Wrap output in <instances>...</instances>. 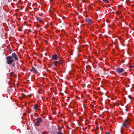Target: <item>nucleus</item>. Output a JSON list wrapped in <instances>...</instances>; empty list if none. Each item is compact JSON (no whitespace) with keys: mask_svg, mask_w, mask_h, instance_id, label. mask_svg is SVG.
I'll list each match as a JSON object with an SVG mask.
<instances>
[{"mask_svg":"<svg viewBox=\"0 0 134 134\" xmlns=\"http://www.w3.org/2000/svg\"><path fill=\"white\" fill-rule=\"evenodd\" d=\"M107 74H108V73H107V72H105L103 73V74L104 75H105Z\"/></svg>","mask_w":134,"mask_h":134,"instance_id":"20","label":"nucleus"},{"mask_svg":"<svg viewBox=\"0 0 134 134\" xmlns=\"http://www.w3.org/2000/svg\"><path fill=\"white\" fill-rule=\"evenodd\" d=\"M22 96L24 97H25V96H26V95H25V94H22Z\"/></svg>","mask_w":134,"mask_h":134,"instance_id":"22","label":"nucleus"},{"mask_svg":"<svg viewBox=\"0 0 134 134\" xmlns=\"http://www.w3.org/2000/svg\"><path fill=\"white\" fill-rule=\"evenodd\" d=\"M14 73V72H12L10 73V75H12Z\"/></svg>","mask_w":134,"mask_h":134,"instance_id":"18","label":"nucleus"},{"mask_svg":"<svg viewBox=\"0 0 134 134\" xmlns=\"http://www.w3.org/2000/svg\"><path fill=\"white\" fill-rule=\"evenodd\" d=\"M58 61H55L54 62H55V66H57L58 65V64L62 65L63 63V62L62 60H60L59 58H58Z\"/></svg>","mask_w":134,"mask_h":134,"instance_id":"4","label":"nucleus"},{"mask_svg":"<svg viewBox=\"0 0 134 134\" xmlns=\"http://www.w3.org/2000/svg\"><path fill=\"white\" fill-rule=\"evenodd\" d=\"M104 2L106 3H108V0H102Z\"/></svg>","mask_w":134,"mask_h":134,"instance_id":"16","label":"nucleus"},{"mask_svg":"<svg viewBox=\"0 0 134 134\" xmlns=\"http://www.w3.org/2000/svg\"><path fill=\"white\" fill-rule=\"evenodd\" d=\"M121 133L122 134V133L124 131V129L122 127H121Z\"/></svg>","mask_w":134,"mask_h":134,"instance_id":"14","label":"nucleus"},{"mask_svg":"<svg viewBox=\"0 0 134 134\" xmlns=\"http://www.w3.org/2000/svg\"><path fill=\"white\" fill-rule=\"evenodd\" d=\"M86 21L89 24L91 23L92 22L91 19L89 18L86 19Z\"/></svg>","mask_w":134,"mask_h":134,"instance_id":"7","label":"nucleus"},{"mask_svg":"<svg viewBox=\"0 0 134 134\" xmlns=\"http://www.w3.org/2000/svg\"><path fill=\"white\" fill-rule=\"evenodd\" d=\"M40 23H43V22L42 21V19L40 17L37 18L36 19Z\"/></svg>","mask_w":134,"mask_h":134,"instance_id":"10","label":"nucleus"},{"mask_svg":"<svg viewBox=\"0 0 134 134\" xmlns=\"http://www.w3.org/2000/svg\"><path fill=\"white\" fill-rule=\"evenodd\" d=\"M12 49H10L9 50V52H10V53H12Z\"/></svg>","mask_w":134,"mask_h":134,"instance_id":"17","label":"nucleus"},{"mask_svg":"<svg viewBox=\"0 0 134 134\" xmlns=\"http://www.w3.org/2000/svg\"><path fill=\"white\" fill-rule=\"evenodd\" d=\"M40 15V14L39 15Z\"/></svg>","mask_w":134,"mask_h":134,"instance_id":"29","label":"nucleus"},{"mask_svg":"<svg viewBox=\"0 0 134 134\" xmlns=\"http://www.w3.org/2000/svg\"><path fill=\"white\" fill-rule=\"evenodd\" d=\"M125 110H126V111H127V109H125Z\"/></svg>","mask_w":134,"mask_h":134,"instance_id":"25","label":"nucleus"},{"mask_svg":"<svg viewBox=\"0 0 134 134\" xmlns=\"http://www.w3.org/2000/svg\"><path fill=\"white\" fill-rule=\"evenodd\" d=\"M51 63L52 64H53L55 65V62H51Z\"/></svg>","mask_w":134,"mask_h":134,"instance_id":"19","label":"nucleus"},{"mask_svg":"<svg viewBox=\"0 0 134 134\" xmlns=\"http://www.w3.org/2000/svg\"><path fill=\"white\" fill-rule=\"evenodd\" d=\"M29 96L31 97V95H30Z\"/></svg>","mask_w":134,"mask_h":134,"instance_id":"28","label":"nucleus"},{"mask_svg":"<svg viewBox=\"0 0 134 134\" xmlns=\"http://www.w3.org/2000/svg\"><path fill=\"white\" fill-rule=\"evenodd\" d=\"M18 60V59L17 55L15 53H13L12 54V56H9L6 57V62L8 64H12V63L15 62V60Z\"/></svg>","mask_w":134,"mask_h":134,"instance_id":"1","label":"nucleus"},{"mask_svg":"<svg viewBox=\"0 0 134 134\" xmlns=\"http://www.w3.org/2000/svg\"><path fill=\"white\" fill-rule=\"evenodd\" d=\"M124 122H125V123L128 124H129L130 123V122L129 121V120L127 119L124 120Z\"/></svg>","mask_w":134,"mask_h":134,"instance_id":"11","label":"nucleus"},{"mask_svg":"<svg viewBox=\"0 0 134 134\" xmlns=\"http://www.w3.org/2000/svg\"><path fill=\"white\" fill-rule=\"evenodd\" d=\"M31 72H33L34 73H36L37 72V71L35 68L34 67H32V69L30 70Z\"/></svg>","mask_w":134,"mask_h":134,"instance_id":"6","label":"nucleus"},{"mask_svg":"<svg viewBox=\"0 0 134 134\" xmlns=\"http://www.w3.org/2000/svg\"><path fill=\"white\" fill-rule=\"evenodd\" d=\"M129 124H128L125 123V122H123L122 123V125L124 127H125L126 128H129V127L128 126V125Z\"/></svg>","mask_w":134,"mask_h":134,"instance_id":"9","label":"nucleus"},{"mask_svg":"<svg viewBox=\"0 0 134 134\" xmlns=\"http://www.w3.org/2000/svg\"><path fill=\"white\" fill-rule=\"evenodd\" d=\"M58 130L59 131H61L62 130V128L60 127H58Z\"/></svg>","mask_w":134,"mask_h":134,"instance_id":"15","label":"nucleus"},{"mask_svg":"<svg viewBox=\"0 0 134 134\" xmlns=\"http://www.w3.org/2000/svg\"><path fill=\"white\" fill-rule=\"evenodd\" d=\"M124 70L125 69H124L119 67H118L115 69V71L119 74H121Z\"/></svg>","mask_w":134,"mask_h":134,"instance_id":"3","label":"nucleus"},{"mask_svg":"<svg viewBox=\"0 0 134 134\" xmlns=\"http://www.w3.org/2000/svg\"><path fill=\"white\" fill-rule=\"evenodd\" d=\"M123 74H124L125 75H126V72H125Z\"/></svg>","mask_w":134,"mask_h":134,"instance_id":"24","label":"nucleus"},{"mask_svg":"<svg viewBox=\"0 0 134 134\" xmlns=\"http://www.w3.org/2000/svg\"><path fill=\"white\" fill-rule=\"evenodd\" d=\"M57 134H64L63 132L61 131H58L57 133Z\"/></svg>","mask_w":134,"mask_h":134,"instance_id":"12","label":"nucleus"},{"mask_svg":"<svg viewBox=\"0 0 134 134\" xmlns=\"http://www.w3.org/2000/svg\"><path fill=\"white\" fill-rule=\"evenodd\" d=\"M35 120H33V122H35Z\"/></svg>","mask_w":134,"mask_h":134,"instance_id":"27","label":"nucleus"},{"mask_svg":"<svg viewBox=\"0 0 134 134\" xmlns=\"http://www.w3.org/2000/svg\"><path fill=\"white\" fill-rule=\"evenodd\" d=\"M34 108L35 110L38 109V110H40V108H39V107L37 104H35L34 105Z\"/></svg>","mask_w":134,"mask_h":134,"instance_id":"8","label":"nucleus"},{"mask_svg":"<svg viewBox=\"0 0 134 134\" xmlns=\"http://www.w3.org/2000/svg\"><path fill=\"white\" fill-rule=\"evenodd\" d=\"M41 27L39 25H37V27Z\"/></svg>","mask_w":134,"mask_h":134,"instance_id":"23","label":"nucleus"},{"mask_svg":"<svg viewBox=\"0 0 134 134\" xmlns=\"http://www.w3.org/2000/svg\"><path fill=\"white\" fill-rule=\"evenodd\" d=\"M105 134H110V133L109 132L107 131L106 132V133Z\"/></svg>","mask_w":134,"mask_h":134,"instance_id":"21","label":"nucleus"},{"mask_svg":"<svg viewBox=\"0 0 134 134\" xmlns=\"http://www.w3.org/2000/svg\"><path fill=\"white\" fill-rule=\"evenodd\" d=\"M53 0H50V1H53Z\"/></svg>","mask_w":134,"mask_h":134,"instance_id":"26","label":"nucleus"},{"mask_svg":"<svg viewBox=\"0 0 134 134\" xmlns=\"http://www.w3.org/2000/svg\"><path fill=\"white\" fill-rule=\"evenodd\" d=\"M52 59L55 60H58L59 58L58 57V56L57 54H54L53 55L52 57Z\"/></svg>","mask_w":134,"mask_h":134,"instance_id":"5","label":"nucleus"},{"mask_svg":"<svg viewBox=\"0 0 134 134\" xmlns=\"http://www.w3.org/2000/svg\"><path fill=\"white\" fill-rule=\"evenodd\" d=\"M36 120L37 121L35 123L34 125L38 126L40 125V123L42 121V119L41 118H38Z\"/></svg>","mask_w":134,"mask_h":134,"instance_id":"2","label":"nucleus"},{"mask_svg":"<svg viewBox=\"0 0 134 134\" xmlns=\"http://www.w3.org/2000/svg\"><path fill=\"white\" fill-rule=\"evenodd\" d=\"M9 65H12V66L14 67H15V63H12V64H9Z\"/></svg>","mask_w":134,"mask_h":134,"instance_id":"13","label":"nucleus"}]
</instances>
